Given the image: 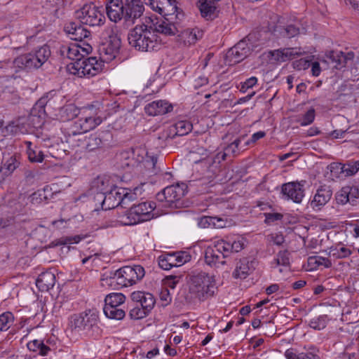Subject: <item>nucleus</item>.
<instances>
[{
    "label": "nucleus",
    "instance_id": "b1692460",
    "mask_svg": "<svg viewBox=\"0 0 359 359\" xmlns=\"http://www.w3.org/2000/svg\"><path fill=\"white\" fill-rule=\"evenodd\" d=\"M173 107L166 100H156L147 104L144 110L149 116H158L163 115L170 112Z\"/></svg>",
    "mask_w": 359,
    "mask_h": 359
},
{
    "label": "nucleus",
    "instance_id": "338daca9",
    "mask_svg": "<svg viewBox=\"0 0 359 359\" xmlns=\"http://www.w3.org/2000/svg\"><path fill=\"white\" fill-rule=\"evenodd\" d=\"M269 240L276 245H281L285 242V238L280 233H275L269 235Z\"/></svg>",
    "mask_w": 359,
    "mask_h": 359
},
{
    "label": "nucleus",
    "instance_id": "8fccbe9b",
    "mask_svg": "<svg viewBox=\"0 0 359 359\" xmlns=\"http://www.w3.org/2000/svg\"><path fill=\"white\" fill-rule=\"evenodd\" d=\"M102 141L101 138L96 135H91L87 140L86 149L88 151H94L96 149L101 147Z\"/></svg>",
    "mask_w": 359,
    "mask_h": 359
},
{
    "label": "nucleus",
    "instance_id": "7ed1b4c3",
    "mask_svg": "<svg viewBox=\"0 0 359 359\" xmlns=\"http://www.w3.org/2000/svg\"><path fill=\"white\" fill-rule=\"evenodd\" d=\"M144 274V269L140 265L126 266L116 271L104 272L101 281L103 285L119 289L135 284L143 278Z\"/></svg>",
    "mask_w": 359,
    "mask_h": 359
},
{
    "label": "nucleus",
    "instance_id": "39448f33",
    "mask_svg": "<svg viewBox=\"0 0 359 359\" xmlns=\"http://www.w3.org/2000/svg\"><path fill=\"white\" fill-rule=\"evenodd\" d=\"M189 292L193 297L204 301L214 296L216 287L213 276L204 271L193 272L189 281Z\"/></svg>",
    "mask_w": 359,
    "mask_h": 359
},
{
    "label": "nucleus",
    "instance_id": "aec40b11",
    "mask_svg": "<svg viewBox=\"0 0 359 359\" xmlns=\"http://www.w3.org/2000/svg\"><path fill=\"white\" fill-rule=\"evenodd\" d=\"M193 129V125L191 121L187 120H180L177 121L173 126L165 130L162 135L165 140L173 139L175 136H183L189 134Z\"/></svg>",
    "mask_w": 359,
    "mask_h": 359
},
{
    "label": "nucleus",
    "instance_id": "7c9ffc66",
    "mask_svg": "<svg viewBox=\"0 0 359 359\" xmlns=\"http://www.w3.org/2000/svg\"><path fill=\"white\" fill-rule=\"evenodd\" d=\"M359 198V189L356 187L346 186L342 187L336 194L337 202L354 201Z\"/></svg>",
    "mask_w": 359,
    "mask_h": 359
},
{
    "label": "nucleus",
    "instance_id": "09e8293b",
    "mask_svg": "<svg viewBox=\"0 0 359 359\" xmlns=\"http://www.w3.org/2000/svg\"><path fill=\"white\" fill-rule=\"evenodd\" d=\"M327 320L326 315H321L312 318L309 322V326L314 330H320L326 327Z\"/></svg>",
    "mask_w": 359,
    "mask_h": 359
},
{
    "label": "nucleus",
    "instance_id": "49530a36",
    "mask_svg": "<svg viewBox=\"0 0 359 359\" xmlns=\"http://www.w3.org/2000/svg\"><path fill=\"white\" fill-rule=\"evenodd\" d=\"M14 320L13 314L6 311L0 314V332L7 330L13 324Z\"/></svg>",
    "mask_w": 359,
    "mask_h": 359
},
{
    "label": "nucleus",
    "instance_id": "a19ab883",
    "mask_svg": "<svg viewBox=\"0 0 359 359\" xmlns=\"http://www.w3.org/2000/svg\"><path fill=\"white\" fill-rule=\"evenodd\" d=\"M290 252L287 250H280L276 255V258L272 262L274 266H283L285 267L290 266Z\"/></svg>",
    "mask_w": 359,
    "mask_h": 359
},
{
    "label": "nucleus",
    "instance_id": "ea45409f",
    "mask_svg": "<svg viewBox=\"0 0 359 359\" xmlns=\"http://www.w3.org/2000/svg\"><path fill=\"white\" fill-rule=\"evenodd\" d=\"M332 196V191L330 187L322 186L317 190L312 202H329Z\"/></svg>",
    "mask_w": 359,
    "mask_h": 359
},
{
    "label": "nucleus",
    "instance_id": "a878e982",
    "mask_svg": "<svg viewBox=\"0 0 359 359\" xmlns=\"http://www.w3.org/2000/svg\"><path fill=\"white\" fill-rule=\"evenodd\" d=\"M216 1L213 0H198L197 6L201 16L207 20H212L217 16V8Z\"/></svg>",
    "mask_w": 359,
    "mask_h": 359
},
{
    "label": "nucleus",
    "instance_id": "20e7f679",
    "mask_svg": "<svg viewBox=\"0 0 359 359\" xmlns=\"http://www.w3.org/2000/svg\"><path fill=\"white\" fill-rule=\"evenodd\" d=\"M244 248L243 238H229L215 241L212 246L205 250V261L210 266H217L226 264L225 258Z\"/></svg>",
    "mask_w": 359,
    "mask_h": 359
},
{
    "label": "nucleus",
    "instance_id": "6e6d98bb",
    "mask_svg": "<svg viewBox=\"0 0 359 359\" xmlns=\"http://www.w3.org/2000/svg\"><path fill=\"white\" fill-rule=\"evenodd\" d=\"M264 215L265 217L264 222L268 225H271L276 221L281 220L283 217V214L275 212H264Z\"/></svg>",
    "mask_w": 359,
    "mask_h": 359
},
{
    "label": "nucleus",
    "instance_id": "4c0bfd02",
    "mask_svg": "<svg viewBox=\"0 0 359 359\" xmlns=\"http://www.w3.org/2000/svg\"><path fill=\"white\" fill-rule=\"evenodd\" d=\"M307 262L311 270L317 269L321 266L325 268H330L332 266V262L329 259L320 256H311L308 258Z\"/></svg>",
    "mask_w": 359,
    "mask_h": 359
},
{
    "label": "nucleus",
    "instance_id": "9d476101",
    "mask_svg": "<svg viewBox=\"0 0 359 359\" xmlns=\"http://www.w3.org/2000/svg\"><path fill=\"white\" fill-rule=\"evenodd\" d=\"M126 301V296L120 292L107 294L104 299V313L107 318L114 320H122L125 316V310L121 306Z\"/></svg>",
    "mask_w": 359,
    "mask_h": 359
},
{
    "label": "nucleus",
    "instance_id": "ddd939ff",
    "mask_svg": "<svg viewBox=\"0 0 359 359\" xmlns=\"http://www.w3.org/2000/svg\"><path fill=\"white\" fill-rule=\"evenodd\" d=\"M146 4H149L153 11L164 18L171 17V20H175L182 15L179 11L176 0H148Z\"/></svg>",
    "mask_w": 359,
    "mask_h": 359
},
{
    "label": "nucleus",
    "instance_id": "f3484780",
    "mask_svg": "<svg viewBox=\"0 0 359 359\" xmlns=\"http://www.w3.org/2000/svg\"><path fill=\"white\" fill-rule=\"evenodd\" d=\"M187 185L184 183L177 184L165 187L162 194H158L159 202H178L187 192Z\"/></svg>",
    "mask_w": 359,
    "mask_h": 359
},
{
    "label": "nucleus",
    "instance_id": "2eb2a0df",
    "mask_svg": "<svg viewBox=\"0 0 359 359\" xmlns=\"http://www.w3.org/2000/svg\"><path fill=\"white\" fill-rule=\"evenodd\" d=\"M305 180L285 183L281 186V195L283 200L292 202H302L305 195Z\"/></svg>",
    "mask_w": 359,
    "mask_h": 359
},
{
    "label": "nucleus",
    "instance_id": "6e6552de",
    "mask_svg": "<svg viewBox=\"0 0 359 359\" xmlns=\"http://www.w3.org/2000/svg\"><path fill=\"white\" fill-rule=\"evenodd\" d=\"M104 65L103 61L96 57L81 58L78 62H72L67 65V70L72 74L79 77H92L100 73Z\"/></svg>",
    "mask_w": 359,
    "mask_h": 359
},
{
    "label": "nucleus",
    "instance_id": "0e129e2a",
    "mask_svg": "<svg viewBox=\"0 0 359 359\" xmlns=\"http://www.w3.org/2000/svg\"><path fill=\"white\" fill-rule=\"evenodd\" d=\"M19 165V162L14 156L10 157L4 163V168L9 172L14 171Z\"/></svg>",
    "mask_w": 359,
    "mask_h": 359
},
{
    "label": "nucleus",
    "instance_id": "c756f323",
    "mask_svg": "<svg viewBox=\"0 0 359 359\" xmlns=\"http://www.w3.org/2000/svg\"><path fill=\"white\" fill-rule=\"evenodd\" d=\"M330 167L331 172L333 170H339L346 177L353 176L359 170V161H348L345 163H332Z\"/></svg>",
    "mask_w": 359,
    "mask_h": 359
},
{
    "label": "nucleus",
    "instance_id": "e433bc0d",
    "mask_svg": "<svg viewBox=\"0 0 359 359\" xmlns=\"http://www.w3.org/2000/svg\"><path fill=\"white\" fill-rule=\"evenodd\" d=\"M249 262L247 259H243L237 262L232 276L234 278L245 279L249 275Z\"/></svg>",
    "mask_w": 359,
    "mask_h": 359
},
{
    "label": "nucleus",
    "instance_id": "1a4fd4ad",
    "mask_svg": "<svg viewBox=\"0 0 359 359\" xmlns=\"http://www.w3.org/2000/svg\"><path fill=\"white\" fill-rule=\"evenodd\" d=\"M156 203H137L126 210L124 215L120 216V222L126 226L133 225L139 222L151 219L155 215L153 212Z\"/></svg>",
    "mask_w": 359,
    "mask_h": 359
},
{
    "label": "nucleus",
    "instance_id": "2f4dec72",
    "mask_svg": "<svg viewBox=\"0 0 359 359\" xmlns=\"http://www.w3.org/2000/svg\"><path fill=\"white\" fill-rule=\"evenodd\" d=\"M175 23V20H171V17H165V20L154 25V31L156 32L157 36H159V34L168 36L175 35L177 32Z\"/></svg>",
    "mask_w": 359,
    "mask_h": 359
},
{
    "label": "nucleus",
    "instance_id": "de8ad7c7",
    "mask_svg": "<svg viewBox=\"0 0 359 359\" xmlns=\"http://www.w3.org/2000/svg\"><path fill=\"white\" fill-rule=\"evenodd\" d=\"M149 312L146 311L142 306L135 303L133 307L129 311V316L131 319L138 320L146 317Z\"/></svg>",
    "mask_w": 359,
    "mask_h": 359
},
{
    "label": "nucleus",
    "instance_id": "37998d69",
    "mask_svg": "<svg viewBox=\"0 0 359 359\" xmlns=\"http://www.w3.org/2000/svg\"><path fill=\"white\" fill-rule=\"evenodd\" d=\"M172 253L161 255L158 258V266L163 270H170L172 267H177Z\"/></svg>",
    "mask_w": 359,
    "mask_h": 359
},
{
    "label": "nucleus",
    "instance_id": "603ef678",
    "mask_svg": "<svg viewBox=\"0 0 359 359\" xmlns=\"http://www.w3.org/2000/svg\"><path fill=\"white\" fill-rule=\"evenodd\" d=\"M174 257L175 262L176 263V266H180L189 262L191 259L190 255L185 251H180L172 253Z\"/></svg>",
    "mask_w": 359,
    "mask_h": 359
},
{
    "label": "nucleus",
    "instance_id": "bb28decb",
    "mask_svg": "<svg viewBox=\"0 0 359 359\" xmlns=\"http://www.w3.org/2000/svg\"><path fill=\"white\" fill-rule=\"evenodd\" d=\"M132 300L142 306L146 311L150 312L155 304V299L152 294L141 291H136L131 294Z\"/></svg>",
    "mask_w": 359,
    "mask_h": 359
},
{
    "label": "nucleus",
    "instance_id": "6ab92c4d",
    "mask_svg": "<svg viewBox=\"0 0 359 359\" xmlns=\"http://www.w3.org/2000/svg\"><path fill=\"white\" fill-rule=\"evenodd\" d=\"M92 50L89 44H86V47H82L78 43H72L69 46H64L62 48V54L66 56L73 62L81 60L85 57V55L88 54Z\"/></svg>",
    "mask_w": 359,
    "mask_h": 359
},
{
    "label": "nucleus",
    "instance_id": "c03bdc74",
    "mask_svg": "<svg viewBox=\"0 0 359 359\" xmlns=\"http://www.w3.org/2000/svg\"><path fill=\"white\" fill-rule=\"evenodd\" d=\"M27 145V155L31 162L41 163L43 161L44 155L42 151L38 149H32V142H26Z\"/></svg>",
    "mask_w": 359,
    "mask_h": 359
},
{
    "label": "nucleus",
    "instance_id": "79ce46f5",
    "mask_svg": "<svg viewBox=\"0 0 359 359\" xmlns=\"http://www.w3.org/2000/svg\"><path fill=\"white\" fill-rule=\"evenodd\" d=\"M284 355L287 359H320L318 354L312 352L300 353L297 354L291 348L287 349Z\"/></svg>",
    "mask_w": 359,
    "mask_h": 359
},
{
    "label": "nucleus",
    "instance_id": "4468645a",
    "mask_svg": "<svg viewBox=\"0 0 359 359\" xmlns=\"http://www.w3.org/2000/svg\"><path fill=\"white\" fill-rule=\"evenodd\" d=\"M121 39L116 34H110L109 39L103 42L98 49L99 59L104 62H109L116 58L121 48Z\"/></svg>",
    "mask_w": 359,
    "mask_h": 359
},
{
    "label": "nucleus",
    "instance_id": "473e14b6",
    "mask_svg": "<svg viewBox=\"0 0 359 359\" xmlns=\"http://www.w3.org/2000/svg\"><path fill=\"white\" fill-rule=\"evenodd\" d=\"M2 132L5 136L28 133V130L24 125V120L22 117L10 122L4 128Z\"/></svg>",
    "mask_w": 359,
    "mask_h": 359
},
{
    "label": "nucleus",
    "instance_id": "58836bf2",
    "mask_svg": "<svg viewBox=\"0 0 359 359\" xmlns=\"http://www.w3.org/2000/svg\"><path fill=\"white\" fill-rule=\"evenodd\" d=\"M118 160L120 161V166L123 169L133 167L136 163L133 157V151H122L118 156Z\"/></svg>",
    "mask_w": 359,
    "mask_h": 359
},
{
    "label": "nucleus",
    "instance_id": "f257e3e1",
    "mask_svg": "<svg viewBox=\"0 0 359 359\" xmlns=\"http://www.w3.org/2000/svg\"><path fill=\"white\" fill-rule=\"evenodd\" d=\"M105 182L103 179L98 177L91 184L90 188L83 194L89 201L97 202H123L124 200L137 201V192L140 191L139 188L134 189L133 191L126 188L114 187L110 191H106Z\"/></svg>",
    "mask_w": 359,
    "mask_h": 359
},
{
    "label": "nucleus",
    "instance_id": "13d9d810",
    "mask_svg": "<svg viewBox=\"0 0 359 359\" xmlns=\"http://www.w3.org/2000/svg\"><path fill=\"white\" fill-rule=\"evenodd\" d=\"M316 113L313 108L309 109L303 116V119L300 123L302 126H308L312 123L315 119Z\"/></svg>",
    "mask_w": 359,
    "mask_h": 359
},
{
    "label": "nucleus",
    "instance_id": "774afa93",
    "mask_svg": "<svg viewBox=\"0 0 359 359\" xmlns=\"http://www.w3.org/2000/svg\"><path fill=\"white\" fill-rule=\"evenodd\" d=\"M282 49L274 50L270 52L271 60L276 62H283V55H282Z\"/></svg>",
    "mask_w": 359,
    "mask_h": 359
},
{
    "label": "nucleus",
    "instance_id": "f704fd0d",
    "mask_svg": "<svg viewBox=\"0 0 359 359\" xmlns=\"http://www.w3.org/2000/svg\"><path fill=\"white\" fill-rule=\"evenodd\" d=\"M181 36L184 43L194 44L198 40L202 39L203 31L198 27L187 29L182 32Z\"/></svg>",
    "mask_w": 359,
    "mask_h": 359
},
{
    "label": "nucleus",
    "instance_id": "412c9836",
    "mask_svg": "<svg viewBox=\"0 0 359 359\" xmlns=\"http://www.w3.org/2000/svg\"><path fill=\"white\" fill-rule=\"evenodd\" d=\"M124 0H106V12L111 21L124 20Z\"/></svg>",
    "mask_w": 359,
    "mask_h": 359
},
{
    "label": "nucleus",
    "instance_id": "5701e85b",
    "mask_svg": "<svg viewBox=\"0 0 359 359\" xmlns=\"http://www.w3.org/2000/svg\"><path fill=\"white\" fill-rule=\"evenodd\" d=\"M80 23V22H70L65 25V31L72 40L81 41L90 37V32Z\"/></svg>",
    "mask_w": 359,
    "mask_h": 359
},
{
    "label": "nucleus",
    "instance_id": "0eeeda50",
    "mask_svg": "<svg viewBox=\"0 0 359 359\" xmlns=\"http://www.w3.org/2000/svg\"><path fill=\"white\" fill-rule=\"evenodd\" d=\"M50 56L48 46H42L30 53L20 55L14 61V66L20 69L31 71L41 67Z\"/></svg>",
    "mask_w": 359,
    "mask_h": 359
},
{
    "label": "nucleus",
    "instance_id": "5fc2aeb1",
    "mask_svg": "<svg viewBox=\"0 0 359 359\" xmlns=\"http://www.w3.org/2000/svg\"><path fill=\"white\" fill-rule=\"evenodd\" d=\"M47 199L48 198L44 189H39L33 194H29L27 197L29 202H43Z\"/></svg>",
    "mask_w": 359,
    "mask_h": 359
},
{
    "label": "nucleus",
    "instance_id": "423d86ee",
    "mask_svg": "<svg viewBox=\"0 0 359 359\" xmlns=\"http://www.w3.org/2000/svg\"><path fill=\"white\" fill-rule=\"evenodd\" d=\"M98 322L97 313L91 309L74 313L69 318L71 329L81 335H93L99 328Z\"/></svg>",
    "mask_w": 359,
    "mask_h": 359
},
{
    "label": "nucleus",
    "instance_id": "69168bd1",
    "mask_svg": "<svg viewBox=\"0 0 359 359\" xmlns=\"http://www.w3.org/2000/svg\"><path fill=\"white\" fill-rule=\"evenodd\" d=\"M160 299L163 302V306H167L172 301V296L170 290L167 287H164L160 292Z\"/></svg>",
    "mask_w": 359,
    "mask_h": 359
},
{
    "label": "nucleus",
    "instance_id": "3c124183",
    "mask_svg": "<svg viewBox=\"0 0 359 359\" xmlns=\"http://www.w3.org/2000/svg\"><path fill=\"white\" fill-rule=\"evenodd\" d=\"M282 55H283V60L286 62L287 60H293L296 57L299 56L302 54V51L300 48H282Z\"/></svg>",
    "mask_w": 359,
    "mask_h": 359
},
{
    "label": "nucleus",
    "instance_id": "a211bd4d",
    "mask_svg": "<svg viewBox=\"0 0 359 359\" xmlns=\"http://www.w3.org/2000/svg\"><path fill=\"white\" fill-rule=\"evenodd\" d=\"M47 104L46 98L41 97L35 104L31 114L27 117H22L24 120V125L28 130V133H32L35 129L41 128L43 124V121L40 115L34 114V111L39 108V112L43 110Z\"/></svg>",
    "mask_w": 359,
    "mask_h": 359
},
{
    "label": "nucleus",
    "instance_id": "cd10ccee",
    "mask_svg": "<svg viewBox=\"0 0 359 359\" xmlns=\"http://www.w3.org/2000/svg\"><path fill=\"white\" fill-rule=\"evenodd\" d=\"M244 136H241L236 139L224 149V152L218 153L216 156L218 161L220 162L221 160L224 161L226 156L231 155L232 156H236L239 154L241 151L246 149L247 147L245 145L243 147H239L241 141L244 139Z\"/></svg>",
    "mask_w": 359,
    "mask_h": 359
},
{
    "label": "nucleus",
    "instance_id": "864d4df0",
    "mask_svg": "<svg viewBox=\"0 0 359 359\" xmlns=\"http://www.w3.org/2000/svg\"><path fill=\"white\" fill-rule=\"evenodd\" d=\"M81 241L79 236L63 237L51 243L53 246L63 245L68 243H78Z\"/></svg>",
    "mask_w": 359,
    "mask_h": 359
},
{
    "label": "nucleus",
    "instance_id": "72a5a7b5",
    "mask_svg": "<svg viewBox=\"0 0 359 359\" xmlns=\"http://www.w3.org/2000/svg\"><path fill=\"white\" fill-rule=\"evenodd\" d=\"M27 346L30 351L35 352L41 356H46L52 351L50 347L45 344L43 340H32L27 343Z\"/></svg>",
    "mask_w": 359,
    "mask_h": 359
},
{
    "label": "nucleus",
    "instance_id": "c9c22d12",
    "mask_svg": "<svg viewBox=\"0 0 359 359\" xmlns=\"http://www.w3.org/2000/svg\"><path fill=\"white\" fill-rule=\"evenodd\" d=\"M82 109H79L73 104H67L60 110V118L62 121L74 119L81 113Z\"/></svg>",
    "mask_w": 359,
    "mask_h": 359
},
{
    "label": "nucleus",
    "instance_id": "e2e57ef3",
    "mask_svg": "<svg viewBox=\"0 0 359 359\" xmlns=\"http://www.w3.org/2000/svg\"><path fill=\"white\" fill-rule=\"evenodd\" d=\"M102 210H107L111 209H116L117 211V214L118 215V218L121 219L120 216L124 215L125 211L123 210V207L121 205V203H118L116 205L110 206V203H100Z\"/></svg>",
    "mask_w": 359,
    "mask_h": 359
},
{
    "label": "nucleus",
    "instance_id": "052dcab7",
    "mask_svg": "<svg viewBox=\"0 0 359 359\" xmlns=\"http://www.w3.org/2000/svg\"><path fill=\"white\" fill-rule=\"evenodd\" d=\"M329 58L333 63L336 64L335 66L337 67V65H342L344 60V56L341 52L338 53L335 51H331L330 53Z\"/></svg>",
    "mask_w": 359,
    "mask_h": 359
},
{
    "label": "nucleus",
    "instance_id": "bf43d9fd",
    "mask_svg": "<svg viewBox=\"0 0 359 359\" xmlns=\"http://www.w3.org/2000/svg\"><path fill=\"white\" fill-rule=\"evenodd\" d=\"M311 60L301 58L293 63L294 68L297 70L307 69L311 66Z\"/></svg>",
    "mask_w": 359,
    "mask_h": 359
},
{
    "label": "nucleus",
    "instance_id": "4d7b16f0",
    "mask_svg": "<svg viewBox=\"0 0 359 359\" xmlns=\"http://www.w3.org/2000/svg\"><path fill=\"white\" fill-rule=\"evenodd\" d=\"M257 83V79L252 76L245 81L241 82L239 85V90L242 93H245L248 89L252 88Z\"/></svg>",
    "mask_w": 359,
    "mask_h": 359
},
{
    "label": "nucleus",
    "instance_id": "c85d7f7f",
    "mask_svg": "<svg viewBox=\"0 0 359 359\" xmlns=\"http://www.w3.org/2000/svg\"><path fill=\"white\" fill-rule=\"evenodd\" d=\"M55 284V274L49 271L42 272L38 276L36 280V285L39 290L42 292H47Z\"/></svg>",
    "mask_w": 359,
    "mask_h": 359
},
{
    "label": "nucleus",
    "instance_id": "f03ea898",
    "mask_svg": "<svg viewBox=\"0 0 359 359\" xmlns=\"http://www.w3.org/2000/svg\"><path fill=\"white\" fill-rule=\"evenodd\" d=\"M128 40L132 47L142 52L156 51L162 46L161 39L156 35L154 27L144 23L137 25L130 29Z\"/></svg>",
    "mask_w": 359,
    "mask_h": 359
},
{
    "label": "nucleus",
    "instance_id": "4be33fe9",
    "mask_svg": "<svg viewBox=\"0 0 359 359\" xmlns=\"http://www.w3.org/2000/svg\"><path fill=\"white\" fill-rule=\"evenodd\" d=\"M251 51L250 46L245 41H241L228 51L227 57L233 63H238L247 57Z\"/></svg>",
    "mask_w": 359,
    "mask_h": 359
},
{
    "label": "nucleus",
    "instance_id": "a18cd8bd",
    "mask_svg": "<svg viewBox=\"0 0 359 359\" xmlns=\"http://www.w3.org/2000/svg\"><path fill=\"white\" fill-rule=\"evenodd\" d=\"M351 254L349 248L342 245H338L334 248H330V255L335 259H343L348 257Z\"/></svg>",
    "mask_w": 359,
    "mask_h": 359
},
{
    "label": "nucleus",
    "instance_id": "393cba45",
    "mask_svg": "<svg viewBox=\"0 0 359 359\" xmlns=\"http://www.w3.org/2000/svg\"><path fill=\"white\" fill-rule=\"evenodd\" d=\"M271 32L276 37L292 38L299 34V27L296 24L283 25L278 22L273 27Z\"/></svg>",
    "mask_w": 359,
    "mask_h": 359
},
{
    "label": "nucleus",
    "instance_id": "680f3d73",
    "mask_svg": "<svg viewBox=\"0 0 359 359\" xmlns=\"http://www.w3.org/2000/svg\"><path fill=\"white\" fill-rule=\"evenodd\" d=\"M182 278L181 276H167L165 281V287L175 289L177 284L180 282Z\"/></svg>",
    "mask_w": 359,
    "mask_h": 359
},
{
    "label": "nucleus",
    "instance_id": "f8f14e48",
    "mask_svg": "<svg viewBox=\"0 0 359 359\" xmlns=\"http://www.w3.org/2000/svg\"><path fill=\"white\" fill-rule=\"evenodd\" d=\"M76 18L81 23L89 26H100L105 21L104 14L93 4L84 5L76 13Z\"/></svg>",
    "mask_w": 359,
    "mask_h": 359
},
{
    "label": "nucleus",
    "instance_id": "9b49d317",
    "mask_svg": "<svg viewBox=\"0 0 359 359\" xmlns=\"http://www.w3.org/2000/svg\"><path fill=\"white\" fill-rule=\"evenodd\" d=\"M90 109H82L78 119L72 125L69 135H76L86 133L100 125L102 119L100 117H93L88 111Z\"/></svg>",
    "mask_w": 359,
    "mask_h": 359
},
{
    "label": "nucleus",
    "instance_id": "dca6fc26",
    "mask_svg": "<svg viewBox=\"0 0 359 359\" xmlns=\"http://www.w3.org/2000/svg\"><path fill=\"white\" fill-rule=\"evenodd\" d=\"M124 22L133 25L142 16L145 8L142 0H124Z\"/></svg>",
    "mask_w": 359,
    "mask_h": 359
}]
</instances>
